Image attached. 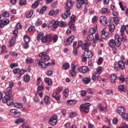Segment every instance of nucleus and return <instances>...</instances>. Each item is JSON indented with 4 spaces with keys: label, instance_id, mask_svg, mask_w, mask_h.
<instances>
[{
    "label": "nucleus",
    "instance_id": "5701e85b",
    "mask_svg": "<svg viewBox=\"0 0 128 128\" xmlns=\"http://www.w3.org/2000/svg\"><path fill=\"white\" fill-rule=\"evenodd\" d=\"M117 78L116 74H111L110 76V82L114 84L116 82V80Z\"/></svg>",
    "mask_w": 128,
    "mask_h": 128
},
{
    "label": "nucleus",
    "instance_id": "6ab92c4d",
    "mask_svg": "<svg viewBox=\"0 0 128 128\" xmlns=\"http://www.w3.org/2000/svg\"><path fill=\"white\" fill-rule=\"evenodd\" d=\"M59 10L58 8H57L56 10H50L49 12V14L50 16H56L57 14H59Z\"/></svg>",
    "mask_w": 128,
    "mask_h": 128
},
{
    "label": "nucleus",
    "instance_id": "58836bf2",
    "mask_svg": "<svg viewBox=\"0 0 128 128\" xmlns=\"http://www.w3.org/2000/svg\"><path fill=\"white\" fill-rule=\"evenodd\" d=\"M14 106L16 108H22V103L15 102L14 104Z\"/></svg>",
    "mask_w": 128,
    "mask_h": 128
},
{
    "label": "nucleus",
    "instance_id": "37998d69",
    "mask_svg": "<svg viewBox=\"0 0 128 128\" xmlns=\"http://www.w3.org/2000/svg\"><path fill=\"white\" fill-rule=\"evenodd\" d=\"M40 2H38V0H36L34 4H32V7L33 8H36L38 6Z\"/></svg>",
    "mask_w": 128,
    "mask_h": 128
},
{
    "label": "nucleus",
    "instance_id": "603ef678",
    "mask_svg": "<svg viewBox=\"0 0 128 128\" xmlns=\"http://www.w3.org/2000/svg\"><path fill=\"white\" fill-rule=\"evenodd\" d=\"M44 101L46 104H48L50 103V98L48 96H44Z\"/></svg>",
    "mask_w": 128,
    "mask_h": 128
},
{
    "label": "nucleus",
    "instance_id": "49530a36",
    "mask_svg": "<svg viewBox=\"0 0 128 128\" xmlns=\"http://www.w3.org/2000/svg\"><path fill=\"white\" fill-rule=\"evenodd\" d=\"M95 39L98 42H104V40H102V39L100 38L98 33H96V34H95Z\"/></svg>",
    "mask_w": 128,
    "mask_h": 128
},
{
    "label": "nucleus",
    "instance_id": "2f4dec72",
    "mask_svg": "<svg viewBox=\"0 0 128 128\" xmlns=\"http://www.w3.org/2000/svg\"><path fill=\"white\" fill-rule=\"evenodd\" d=\"M24 118H18L17 120H16L15 123L16 124H20V123H23L25 122Z\"/></svg>",
    "mask_w": 128,
    "mask_h": 128
},
{
    "label": "nucleus",
    "instance_id": "4be33fe9",
    "mask_svg": "<svg viewBox=\"0 0 128 128\" xmlns=\"http://www.w3.org/2000/svg\"><path fill=\"white\" fill-rule=\"evenodd\" d=\"M48 36H50V41H48V42H52V40H53L54 42H56L58 40V35H54L53 37H52V35H50V34H48Z\"/></svg>",
    "mask_w": 128,
    "mask_h": 128
},
{
    "label": "nucleus",
    "instance_id": "0eeeda50",
    "mask_svg": "<svg viewBox=\"0 0 128 128\" xmlns=\"http://www.w3.org/2000/svg\"><path fill=\"white\" fill-rule=\"evenodd\" d=\"M90 105V103H85V104H82L80 106V110L83 111L84 110L86 113H88Z\"/></svg>",
    "mask_w": 128,
    "mask_h": 128
},
{
    "label": "nucleus",
    "instance_id": "4468645a",
    "mask_svg": "<svg viewBox=\"0 0 128 128\" xmlns=\"http://www.w3.org/2000/svg\"><path fill=\"white\" fill-rule=\"evenodd\" d=\"M84 55L86 56L87 60V58H92V56H94V53L88 49L86 51H84Z\"/></svg>",
    "mask_w": 128,
    "mask_h": 128
},
{
    "label": "nucleus",
    "instance_id": "13d9d810",
    "mask_svg": "<svg viewBox=\"0 0 128 128\" xmlns=\"http://www.w3.org/2000/svg\"><path fill=\"white\" fill-rule=\"evenodd\" d=\"M27 4L26 0H19V4H20L21 6H23L24 4Z\"/></svg>",
    "mask_w": 128,
    "mask_h": 128
},
{
    "label": "nucleus",
    "instance_id": "0e129e2a",
    "mask_svg": "<svg viewBox=\"0 0 128 128\" xmlns=\"http://www.w3.org/2000/svg\"><path fill=\"white\" fill-rule=\"evenodd\" d=\"M28 32H32V30H34L35 27L34 26H30V27H28Z\"/></svg>",
    "mask_w": 128,
    "mask_h": 128
},
{
    "label": "nucleus",
    "instance_id": "c756f323",
    "mask_svg": "<svg viewBox=\"0 0 128 128\" xmlns=\"http://www.w3.org/2000/svg\"><path fill=\"white\" fill-rule=\"evenodd\" d=\"M113 20L114 21V23L116 24H118V22H120V18H118V16H117L116 17H113ZM110 20H112V16H111L110 18H109Z\"/></svg>",
    "mask_w": 128,
    "mask_h": 128
},
{
    "label": "nucleus",
    "instance_id": "f257e3e1",
    "mask_svg": "<svg viewBox=\"0 0 128 128\" xmlns=\"http://www.w3.org/2000/svg\"><path fill=\"white\" fill-rule=\"evenodd\" d=\"M39 57L40 58V60H36V64L42 68H46L48 65L44 62H48L50 59L48 53L46 52H42L39 54Z\"/></svg>",
    "mask_w": 128,
    "mask_h": 128
},
{
    "label": "nucleus",
    "instance_id": "dca6fc26",
    "mask_svg": "<svg viewBox=\"0 0 128 128\" xmlns=\"http://www.w3.org/2000/svg\"><path fill=\"white\" fill-rule=\"evenodd\" d=\"M50 26L52 28H56L58 26V20H51L50 24Z\"/></svg>",
    "mask_w": 128,
    "mask_h": 128
},
{
    "label": "nucleus",
    "instance_id": "a878e982",
    "mask_svg": "<svg viewBox=\"0 0 128 128\" xmlns=\"http://www.w3.org/2000/svg\"><path fill=\"white\" fill-rule=\"evenodd\" d=\"M6 96H11L12 89L10 87V82H8V87L6 89V92H5Z\"/></svg>",
    "mask_w": 128,
    "mask_h": 128
},
{
    "label": "nucleus",
    "instance_id": "4d7b16f0",
    "mask_svg": "<svg viewBox=\"0 0 128 128\" xmlns=\"http://www.w3.org/2000/svg\"><path fill=\"white\" fill-rule=\"evenodd\" d=\"M87 38L88 40H93L94 38V35L90 33V35H88Z\"/></svg>",
    "mask_w": 128,
    "mask_h": 128
},
{
    "label": "nucleus",
    "instance_id": "393cba45",
    "mask_svg": "<svg viewBox=\"0 0 128 128\" xmlns=\"http://www.w3.org/2000/svg\"><path fill=\"white\" fill-rule=\"evenodd\" d=\"M74 38V36H70V37H68V38H67L66 42V46H67V44H70L72 42Z\"/></svg>",
    "mask_w": 128,
    "mask_h": 128
},
{
    "label": "nucleus",
    "instance_id": "774afa93",
    "mask_svg": "<svg viewBox=\"0 0 128 128\" xmlns=\"http://www.w3.org/2000/svg\"><path fill=\"white\" fill-rule=\"evenodd\" d=\"M120 128H128V124H126V123H123L122 127Z\"/></svg>",
    "mask_w": 128,
    "mask_h": 128
},
{
    "label": "nucleus",
    "instance_id": "052dcab7",
    "mask_svg": "<svg viewBox=\"0 0 128 128\" xmlns=\"http://www.w3.org/2000/svg\"><path fill=\"white\" fill-rule=\"evenodd\" d=\"M96 75H97L96 72L93 73V74H92V80H94V81L96 80Z\"/></svg>",
    "mask_w": 128,
    "mask_h": 128
},
{
    "label": "nucleus",
    "instance_id": "c9c22d12",
    "mask_svg": "<svg viewBox=\"0 0 128 128\" xmlns=\"http://www.w3.org/2000/svg\"><path fill=\"white\" fill-rule=\"evenodd\" d=\"M30 80V75H24V82H29Z\"/></svg>",
    "mask_w": 128,
    "mask_h": 128
},
{
    "label": "nucleus",
    "instance_id": "a211bd4d",
    "mask_svg": "<svg viewBox=\"0 0 128 128\" xmlns=\"http://www.w3.org/2000/svg\"><path fill=\"white\" fill-rule=\"evenodd\" d=\"M92 43L91 42H90V41H86V43H84V44L82 46V49L85 50V51L86 50H88L90 46H91Z\"/></svg>",
    "mask_w": 128,
    "mask_h": 128
},
{
    "label": "nucleus",
    "instance_id": "7ed1b4c3",
    "mask_svg": "<svg viewBox=\"0 0 128 128\" xmlns=\"http://www.w3.org/2000/svg\"><path fill=\"white\" fill-rule=\"evenodd\" d=\"M40 38H41L42 42H48V40H51V36H50V35L44 36V33L40 32L37 36V40H40Z\"/></svg>",
    "mask_w": 128,
    "mask_h": 128
},
{
    "label": "nucleus",
    "instance_id": "f3484780",
    "mask_svg": "<svg viewBox=\"0 0 128 128\" xmlns=\"http://www.w3.org/2000/svg\"><path fill=\"white\" fill-rule=\"evenodd\" d=\"M52 98H54L56 100L58 103H60V95L59 93H57L56 92L53 93V94H52Z\"/></svg>",
    "mask_w": 128,
    "mask_h": 128
},
{
    "label": "nucleus",
    "instance_id": "bf43d9fd",
    "mask_svg": "<svg viewBox=\"0 0 128 128\" xmlns=\"http://www.w3.org/2000/svg\"><path fill=\"white\" fill-rule=\"evenodd\" d=\"M108 8H102V10H101V13L102 14H104L108 12Z\"/></svg>",
    "mask_w": 128,
    "mask_h": 128
},
{
    "label": "nucleus",
    "instance_id": "5fc2aeb1",
    "mask_svg": "<svg viewBox=\"0 0 128 128\" xmlns=\"http://www.w3.org/2000/svg\"><path fill=\"white\" fill-rule=\"evenodd\" d=\"M15 111L16 112H15V115H14V117L18 118L21 116L22 114L20 112H18L16 109H15Z\"/></svg>",
    "mask_w": 128,
    "mask_h": 128
},
{
    "label": "nucleus",
    "instance_id": "4c0bfd02",
    "mask_svg": "<svg viewBox=\"0 0 128 128\" xmlns=\"http://www.w3.org/2000/svg\"><path fill=\"white\" fill-rule=\"evenodd\" d=\"M70 67V65L68 63H64L62 65V68L64 70H68V69H69Z\"/></svg>",
    "mask_w": 128,
    "mask_h": 128
},
{
    "label": "nucleus",
    "instance_id": "2eb2a0df",
    "mask_svg": "<svg viewBox=\"0 0 128 128\" xmlns=\"http://www.w3.org/2000/svg\"><path fill=\"white\" fill-rule=\"evenodd\" d=\"M78 71L80 73H82L83 74H86L87 72H88L89 71V68L88 67H86V66H83L82 67H80V68H78Z\"/></svg>",
    "mask_w": 128,
    "mask_h": 128
},
{
    "label": "nucleus",
    "instance_id": "09e8293b",
    "mask_svg": "<svg viewBox=\"0 0 128 128\" xmlns=\"http://www.w3.org/2000/svg\"><path fill=\"white\" fill-rule=\"evenodd\" d=\"M122 119H124L125 120L128 119V114L125 113L124 108V113H123Z\"/></svg>",
    "mask_w": 128,
    "mask_h": 128
},
{
    "label": "nucleus",
    "instance_id": "6e6d98bb",
    "mask_svg": "<svg viewBox=\"0 0 128 128\" xmlns=\"http://www.w3.org/2000/svg\"><path fill=\"white\" fill-rule=\"evenodd\" d=\"M46 6H42V8L40 10V14H44V10H46Z\"/></svg>",
    "mask_w": 128,
    "mask_h": 128
},
{
    "label": "nucleus",
    "instance_id": "c03bdc74",
    "mask_svg": "<svg viewBox=\"0 0 128 128\" xmlns=\"http://www.w3.org/2000/svg\"><path fill=\"white\" fill-rule=\"evenodd\" d=\"M8 16H9V12H2V14H0V18H2V16H3L4 18H6Z\"/></svg>",
    "mask_w": 128,
    "mask_h": 128
},
{
    "label": "nucleus",
    "instance_id": "9d476101",
    "mask_svg": "<svg viewBox=\"0 0 128 128\" xmlns=\"http://www.w3.org/2000/svg\"><path fill=\"white\" fill-rule=\"evenodd\" d=\"M74 4L72 0H67L66 4V8L68 9V12H70V10L72 8Z\"/></svg>",
    "mask_w": 128,
    "mask_h": 128
},
{
    "label": "nucleus",
    "instance_id": "b1692460",
    "mask_svg": "<svg viewBox=\"0 0 128 128\" xmlns=\"http://www.w3.org/2000/svg\"><path fill=\"white\" fill-rule=\"evenodd\" d=\"M108 36H109V33H108V32H106L104 30H102L101 34V38H108Z\"/></svg>",
    "mask_w": 128,
    "mask_h": 128
},
{
    "label": "nucleus",
    "instance_id": "20e7f679",
    "mask_svg": "<svg viewBox=\"0 0 128 128\" xmlns=\"http://www.w3.org/2000/svg\"><path fill=\"white\" fill-rule=\"evenodd\" d=\"M125 68V64L124 62L122 61L121 60H120L118 62V66L114 65V70L115 71L118 72L120 70H124Z\"/></svg>",
    "mask_w": 128,
    "mask_h": 128
},
{
    "label": "nucleus",
    "instance_id": "8fccbe9b",
    "mask_svg": "<svg viewBox=\"0 0 128 128\" xmlns=\"http://www.w3.org/2000/svg\"><path fill=\"white\" fill-rule=\"evenodd\" d=\"M118 90L120 92H124V85H120L118 86Z\"/></svg>",
    "mask_w": 128,
    "mask_h": 128
},
{
    "label": "nucleus",
    "instance_id": "1a4fd4ad",
    "mask_svg": "<svg viewBox=\"0 0 128 128\" xmlns=\"http://www.w3.org/2000/svg\"><path fill=\"white\" fill-rule=\"evenodd\" d=\"M58 121V117L56 115H53L52 116L48 121V123L50 125L54 126L56 125Z\"/></svg>",
    "mask_w": 128,
    "mask_h": 128
},
{
    "label": "nucleus",
    "instance_id": "de8ad7c7",
    "mask_svg": "<svg viewBox=\"0 0 128 128\" xmlns=\"http://www.w3.org/2000/svg\"><path fill=\"white\" fill-rule=\"evenodd\" d=\"M69 94V90L67 88L66 89H64V96L66 98L68 97Z\"/></svg>",
    "mask_w": 128,
    "mask_h": 128
},
{
    "label": "nucleus",
    "instance_id": "aec40b11",
    "mask_svg": "<svg viewBox=\"0 0 128 128\" xmlns=\"http://www.w3.org/2000/svg\"><path fill=\"white\" fill-rule=\"evenodd\" d=\"M117 112L120 116H122V118H123L124 116V107L120 106L118 107V108L117 109Z\"/></svg>",
    "mask_w": 128,
    "mask_h": 128
},
{
    "label": "nucleus",
    "instance_id": "3c124183",
    "mask_svg": "<svg viewBox=\"0 0 128 128\" xmlns=\"http://www.w3.org/2000/svg\"><path fill=\"white\" fill-rule=\"evenodd\" d=\"M15 38L14 37H12V38L9 41V44L10 46H13L15 42Z\"/></svg>",
    "mask_w": 128,
    "mask_h": 128
},
{
    "label": "nucleus",
    "instance_id": "423d86ee",
    "mask_svg": "<svg viewBox=\"0 0 128 128\" xmlns=\"http://www.w3.org/2000/svg\"><path fill=\"white\" fill-rule=\"evenodd\" d=\"M70 68L71 70L69 71L70 74L72 77H75L78 70L79 71V68L78 66L74 65V64H72Z\"/></svg>",
    "mask_w": 128,
    "mask_h": 128
},
{
    "label": "nucleus",
    "instance_id": "69168bd1",
    "mask_svg": "<svg viewBox=\"0 0 128 128\" xmlns=\"http://www.w3.org/2000/svg\"><path fill=\"white\" fill-rule=\"evenodd\" d=\"M96 32V30L95 28H90V32L92 34H94Z\"/></svg>",
    "mask_w": 128,
    "mask_h": 128
},
{
    "label": "nucleus",
    "instance_id": "bb28decb",
    "mask_svg": "<svg viewBox=\"0 0 128 128\" xmlns=\"http://www.w3.org/2000/svg\"><path fill=\"white\" fill-rule=\"evenodd\" d=\"M70 14H71V12L68 13V8H66V12H64V14H62V16L64 18H66L68 16H70Z\"/></svg>",
    "mask_w": 128,
    "mask_h": 128
},
{
    "label": "nucleus",
    "instance_id": "e433bc0d",
    "mask_svg": "<svg viewBox=\"0 0 128 128\" xmlns=\"http://www.w3.org/2000/svg\"><path fill=\"white\" fill-rule=\"evenodd\" d=\"M12 72L14 75H16L20 74V68H14L12 70Z\"/></svg>",
    "mask_w": 128,
    "mask_h": 128
},
{
    "label": "nucleus",
    "instance_id": "412c9836",
    "mask_svg": "<svg viewBox=\"0 0 128 128\" xmlns=\"http://www.w3.org/2000/svg\"><path fill=\"white\" fill-rule=\"evenodd\" d=\"M0 21L1 22H0V28H4V26H6L10 22V20H8V19L5 20L3 22H2V20H0Z\"/></svg>",
    "mask_w": 128,
    "mask_h": 128
},
{
    "label": "nucleus",
    "instance_id": "e2e57ef3",
    "mask_svg": "<svg viewBox=\"0 0 128 128\" xmlns=\"http://www.w3.org/2000/svg\"><path fill=\"white\" fill-rule=\"evenodd\" d=\"M26 70H24L23 69H22L20 70V76L24 75V73H26Z\"/></svg>",
    "mask_w": 128,
    "mask_h": 128
},
{
    "label": "nucleus",
    "instance_id": "72a5a7b5",
    "mask_svg": "<svg viewBox=\"0 0 128 128\" xmlns=\"http://www.w3.org/2000/svg\"><path fill=\"white\" fill-rule=\"evenodd\" d=\"M36 85L38 87H40L41 85H43L42 81V79L40 77L36 80Z\"/></svg>",
    "mask_w": 128,
    "mask_h": 128
},
{
    "label": "nucleus",
    "instance_id": "6e6552de",
    "mask_svg": "<svg viewBox=\"0 0 128 128\" xmlns=\"http://www.w3.org/2000/svg\"><path fill=\"white\" fill-rule=\"evenodd\" d=\"M76 16L75 14H72L70 18V22H69V27L72 30H76V28L74 24L75 22Z\"/></svg>",
    "mask_w": 128,
    "mask_h": 128
},
{
    "label": "nucleus",
    "instance_id": "ea45409f",
    "mask_svg": "<svg viewBox=\"0 0 128 128\" xmlns=\"http://www.w3.org/2000/svg\"><path fill=\"white\" fill-rule=\"evenodd\" d=\"M42 24V20H40V18H38L36 22L35 25L37 26H40Z\"/></svg>",
    "mask_w": 128,
    "mask_h": 128
},
{
    "label": "nucleus",
    "instance_id": "473e14b6",
    "mask_svg": "<svg viewBox=\"0 0 128 128\" xmlns=\"http://www.w3.org/2000/svg\"><path fill=\"white\" fill-rule=\"evenodd\" d=\"M26 62L27 64H32L34 63V60L30 57H27L26 59Z\"/></svg>",
    "mask_w": 128,
    "mask_h": 128
},
{
    "label": "nucleus",
    "instance_id": "39448f33",
    "mask_svg": "<svg viewBox=\"0 0 128 128\" xmlns=\"http://www.w3.org/2000/svg\"><path fill=\"white\" fill-rule=\"evenodd\" d=\"M11 96H6L2 98L3 103H6L8 106H10L13 104V100L11 98Z\"/></svg>",
    "mask_w": 128,
    "mask_h": 128
},
{
    "label": "nucleus",
    "instance_id": "9b49d317",
    "mask_svg": "<svg viewBox=\"0 0 128 128\" xmlns=\"http://www.w3.org/2000/svg\"><path fill=\"white\" fill-rule=\"evenodd\" d=\"M124 30H126V34H128V24H122L120 26V34H124Z\"/></svg>",
    "mask_w": 128,
    "mask_h": 128
},
{
    "label": "nucleus",
    "instance_id": "c85d7f7f",
    "mask_svg": "<svg viewBox=\"0 0 128 128\" xmlns=\"http://www.w3.org/2000/svg\"><path fill=\"white\" fill-rule=\"evenodd\" d=\"M98 108L100 111H104L106 112L108 111V109L106 107H104L102 104H98Z\"/></svg>",
    "mask_w": 128,
    "mask_h": 128
},
{
    "label": "nucleus",
    "instance_id": "7c9ffc66",
    "mask_svg": "<svg viewBox=\"0 0 128 128\" xmlns=\"http://www.w3.org/2000/svg\"><path fill=\"white\" fill-rule=\"evenodd\" d=\"M82 82L86 85L89 84L91 82V79L89 77L84 78L82 80Z\"/></svg>",
    "mask_w": 128,
    "mask_h": 128
},
{
    "label": "nucleus",
    "instance_id": "f03ea898",
    "mask_svg": "<svg viewBox=\"0 0 128 128\" xmlns=\"http://www.w3.org/2000/svg\"><path fill=\"white\" fill-rule=\"evenodd\" d=\"M122 44V40L120 38L118 34H115L114 39H110L108 42V46L110 48H114L116 46H120Z\"/></svg>",
    "mask_w": 128,
    "mask_h": 128
},
{
    "label": "nucleus",
    "instance_id": "f704fd0d",
    "mask_svg": "<svg viewBox=\"0 0 128 128\" xmlns=\"http://www.w3.org/2000/svg\"><path fill=\"white\" fill-rule=\"evenodd\" d=\"M115 28V25L114 24H109V30L111 32H114Z\"/></svg>",
    "mask_w": 128,
    "mask_h": 128
},
{
    "label": "nucleus",
    "instance_id": "f8f14e48",
    "mask_svg": "<svg viewBox=\"0 0 128 128\" xmlns=\"http://www.w3.org/2000/svg\"><path fill=\"white\" fill-rule=\"evenodd\" d=\"M100 22H101L103 26H108L106 16H100Z\"/></svg>",
    "mask_w": 128,
    "mask_h": 128
},
{
    "label": "nucleus",
    "instance_id": "a19ab883",
    "mask_svg": "<svg viewBox=\"0 0 128 128\" xmlns=\"http://www.w3.org/2000/svg\"><path fill=\"white\" fill-rule=\"evenodd\" d=\"M66 102L68 105H74L76 103V101L74 100H68Z\"/></svg>",
    "mask_w": 128,
    "mask_h": 128
},
{
    "label": "nucleus",
    "instance_id": "338daca9",
    "mask_svg": "<svg viewBox=\"0 0 128 128\" xmlns=\"http://www.w3.org/2000/svg\"><path fill=\"white\" fill-rule=\"evenodd\" d=\"M29 46V44L28 43H26V42H24V44H23V48H28Z\"/></svg>",
    "mask_w": 128,
    "mask_h": 128
},
{
    "label": "nucleus",
    "instance_id": "680f3d73",
    "mask_svg": "<svg viewBox=\"0 0 128 128\" xmlns=\"http://www.w3.org/2000/svg\"><path fill=\"white\" fill-rule=\"evenodd\" d=\"M1 51H0V54H3L4 51H5V50H6V46L4 45H2L1 47Z\"/></svg>",
    "mask_w": 128,
    "mask_h": 128
},
{
    "label": "nucleus",
    "instance_id": "864d4df0",
    "mask_svg": "<svg viewBox=\"0 0 128 128\" xmlns=\"http://www.w3.org/2000/svg\"><path fill=\"white\" fill-rule=\"evenodd\" d=\"M24 42H28L29 44V42H30V38L29 36H27V35H25L24 37Z\"/></svg>",
    "mask_w": 128,
    "mask_h": 128
},
{
    "label": "nucleus",
    "instance_id": "cd10ccee",
    "mask_svg": "<svg viewBox=\"0 0 128 128\" xmlns=\"http://www.w3.org/2000/svg\"><path fill=\"white\" fill-rule=\"evenodd\" d=\"M44 81L45 83H47L49 86H52V82L50 78H44Z\"/></svg>",
    "mask_w": 128,
    "mask_h": 128
},
{
    "label": "nucleus",
    "instance_id": "79ce46f5",
    "mask_svg": "<svg viewBox=\"0 0 128 128\" xmlns=\"http://www.w3.org/2000/svg\"><path fill=\"white\" fill-rule=\"evenodd\" d=\"M103 72V68L102 67H98L96 68V74H100Z\"/></svg>",
    "mask_w": 128,
    "mask_h": 128
},
{
    "label": "nucleus",
    "instance_id": "ddd939ff",
    "mask_svg": "<svg viewBox=\"0 0 128 128\" xmlns=\"http://www.w3.org/2000/svg\"><path fill=\"white\" fill-rule=\"evenodd\" d=\"M77 4H76V6L78 8H81V4H88V0H77Z\"/></svg>",
    "mask_w": 128,
    "mask_h": 128
},
{
    "label": "nucleus",
    "instance_id": "a18cd8bd",
    "mask_svg": "<svg viewBox=\"0 0 128 128\" xmlns=\"http://www.w3.org/2000/svg\"><path fill=\"white\" fill-rule=\"evenodd\" d=\"M66 24L65 22H63L62 20H60L58 22V26H66Z\"/></svg>",
    "mask_w": 128,
    "mask_h": 128
}]
</instances>
